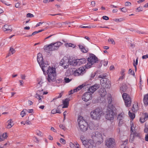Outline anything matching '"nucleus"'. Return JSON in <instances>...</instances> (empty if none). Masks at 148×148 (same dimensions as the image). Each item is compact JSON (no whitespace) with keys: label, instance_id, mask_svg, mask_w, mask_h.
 Here are the masks:
<instances>
[{"label":"nucleus","instance_id":"f257e3e1","mask_svg":"<svg viewBox=\"0 0 148 148\" xmlns=\"http://www.w3.org/2000/svg\"><path fill=\"white\" fill-rule=\"evenodd\" d=\"M37 60L38 62L44 73L45 71L47 70V74H48V81L49 82H50L51 81H54L56 75V68L53 67H50V66L48 67L45 66L42 55L40 53H39L37 54Z\"/></svg>","mask_w":148,"mask_h":148},{"label":"nucleus","instance_id":"f03ea898","mask_svg":"<svg viewBox=\"0 0 148 148\" xmlns=\"http://www.w3.org/2000/svg\"><path fill=\"white\" fill-rule=\"evenodd\" d=\"M92 140L90 139L88 141L83 140L82 138L80 139L83 144L86 148H95L93 145L94 143L97 144H100L103 141V138L102 134L98 132H94L92 133Z\"/></svg>","mask_w":148,"mask_h":148},{"label":"nucleus","instance_id":"7ed1b4c3","mask_svg":"<svg viewBox=\"0 0 148 148\" xmlns=\"http://www.w3.org/2000/svg\"><path fill=\"white\" fill-rule=\"evenodd\" d=\"M77 122L79 127V130L83 132L86 131L88 129V123L82 117H79L77 119Z\"/></svg>","mask_w":148,"mask_h":148},{"label":"nucleus","instance_id":"20e7f679","mask_svg":"<svg viewBox=\"0 0 148 148\" xmlns=\"http://www.w3.org/2000/svg\"><path fill=\"white\" fill-rule=\"evenodd\" d=\"M98 61V58L94 54L90 53L87 58V64L85 66V68L88 69L90 68L94 63H97Z\"/></svg>","mask_w":148,"mask_h":148},{"label":"nucleus","instance_id":"39448f33","mask_svg":"<svg viewBox=\"0 0 148 148\" xmlns=\"http://www.w3.org/2000/svg\"><path fill=\"white\" fill-rule=\"evenodd\" d=\"M103 113L102 111L99 108L95 109L90 113L91 118L93 119L99 120Z\"/></svg>","mask_w":148,"mask_h":148},{"label":"nucleus","instance_id":"423d86ee","mask_svg":"<svg viewBox=\"0 0 148 148\" xmlns=\"http://www.w3.org/2000/svg\"><path fill=\"white\" fill-rule=\"evenodd\" d=\"M61 45L62 43L60 42L52 43L48 45L45 46L44 49L45 51H46L47 50H48L49 51H53L58 49Z\"/></svg>","mask_w":148,"mask_h":148},{"label":"nucleus","instance_id":"0eeeda50","mask_svg":"<svg viewBox=\"0 0 148 148\" xmlns=\"http://www.w3.org/2000/svg\"><path fill=\"white\" fill-rule=\"evenodd\" d=\"M115 108L112 106V107L108 108V109L106 112V114L105 117L107 120H111L114 119V116L115 114L114 111Z\"/></svg>","mask_w":148,"mask_h":148},{"label":"nucleus","instance_id":"6e6552de","mask_svg":"<svg viewBox=\"0 0 148 148\" xmlns=\"http://www.w3.org/2000/svg\"><path fill=\"white\" fill-rule=\"evenodd\" d=\"M105 145L108 148H113L115 145L114 139L112 138L107 139Z\"/></svg>","mask_w":148,"mask_h":148},{"label":"nucleus","instance_id":"1a4fd4ad","mask_svg":"<svg viewBox=\"0 0 148 148\" xmlns=\"http://www.w3.org/2000/svg\"><path fill=\"white\" fill-rule=\"evenodd\" d=\"M122 97L124 101L125 106L126 107H129L131 103V101L130 96L126 93H124L122 95Z\"/></svg>","mask_w":148,"mask_h":148},{"label":"nucleus","instance_id":"9d476101","mask_svg":"<svg viewBox=\"0 0 148 148\" xmlns=\"http://www.w3.org/2000/svg\"><path fill=\"white\" fill-rule=\"evenodd\" d=\"M130 125H131L130 131L132 132V134L130 135V137H131L132 135H133V138L132 140H134V138L136 137H138L139 138H141L140 134V133H137L136 131H135V130H134V131L133 128L134 129L135 128L134 127H133V123L131 122L130 123Z\"/></svg>","mask_w":148,"mask_h":148},{"label":"nucleus","instance_id":"9b49d317","mask_svg":"<svg viewBox=\"0 0 148 148\" xmlns=\"http://www.w3.org/2000/svg\"><path fill=\"white\" fill-rule=\"evenodd\" d=\"M92 94L90 92L88 91L86 92L82 96V99L84 101L87 102L89 100L92 99Z\"/></svg>","mask_w":148,"mask_h":148},{"label":"nucleus","instance_id":"f8f14e48","mask_svg":"<svg viewBox=\"0 0 148 148\" xmlns=\"http://www.w3.org/2000/svg\"><path fill=\"white\" fill-rule=\"evenodd\" d=\"M86 62V60L85 58H82L79 59H77L73 62V65L74 66L80 65L81 64L85 63Z\"/></svg>","mask_w":148,"mask_h":148},{"label":"nucleus","instance_id":"ddd939ff","mask_svg":"<svg viewBox=\"0 0 148 148\" xmlns=\"http://www.w3.org/2000/svg\"><path fill=\"white\" fill-rule=\"evenodd\" d=\"M100 87L99 84H95L94 85L90 87L89 88H88V91L90 92V93L92 94L98 89Z\"/></svg>","mask_w":148,"mask_h":148},{"label":"nucleus","instance_id":"4468645a","mask_svg":"<svg viewBox=\"0 0 148 148\" xmlns=\"http://www.w3.org/2000/svg\"><path fill=\"white\" fill-rule=\"evenodd\" d=\"M85 69L83 67H80L74 71L73 75L75 76H79L84 73Z\"/></svg>","mask_w":148,"mask_h":148},{"label":"nucleus","instance_id":"2eb2a0df","mask_svg":"<svg viewBox=\"0 0 148 148\" xmlns=\"http://www.w3.org/2000/svg\"><path fill=\"white\" fill-rule=\"evenodd\" d=\"M100 82L102 84H105V86L106 88H108L109 87L110 85V82L109 79L107 78H102L100 80Z\"/></svg>","mask_w":148,"mask_h":148},{"label":"nucleus","instance_id":"dca6fc26","mask_svg":"<svg viewBox=\"0 0 148 148\" xmlns=\"http://www.w3.org/2000/svg\"><path fill=\"white\" fill-rule=\"evenodd\" d=\"M78 46L80 51L83 53H86L88 51V49L87 48H86L84 44L82 45L81 44H79L78 45Z\"/></svg>","mask_w":148,"mask_h":148},{"label":"nucleus","instance_id":"f3484780","mask_svg":"<svg viewBox=\"0 0 148 148\" xmlns=\"http://www.w3.org/2000/svg\"><path fill=\"white\" fill-rule=\"evenodd\" d=\"M99 93L101 97H103L106 95L107 93L105 89L102 88L99 89Z\"/></svg>","mask_w":148,"mask_h":148},{"label":"nucleus","instance_id":"a211bd4d","mask_svg":"<svg viewBox=\"0 0 148 148\" xmlns=\"http://www.w3.org/2000/svg\"><path fill=\"white\" fill-rule=\"evenodd\" d=\"M3 30L4 31H7L8 33L11 32L12 31V29L10 26L8 25H5L2 27Z\"/></svg>","mask_w":148,"mask_h":148},{"label":"nucleus","instance_id":"6ab92c4d","mask_svg":"<svg viewBox=\"0 0 148 148\" xmlns=\"http://www.w3.org/2000/svg\"><path fill=\"white\" fill-rule=\"evenodd\" d=\"M69 100L68 99H66L65 100L63 101V106L62 108H66L68 107L69 104Z\"/></svg>","mask_w":148,"mask_h":148},{"label":"nucleus","instance_id":"aec40b11","mask_svg":"<svg viewBox=\"0 0 148 148\" xmlns=\"http://www.w3.org/2000/svg\"><path fill=\"white\" fill-rule=\"evenodd\" d=\"M143 101L145 106L148 105V94L144 95Z\"/></svg>","mask_w":148,"mask_h":148},{"label":"nucleus","instance_id":"412c9836","mask_svg":"<svg viewBox=\"0 0 148 148\" xmlns=\"http://www.w3.org/2000/svg\"><path fill=\"white\" fill-rule=\"evenodd\" d=\"M108 108H109V107H112V106H113V107H114L112 104H111V103L112 102V98L111 97H108Z\"/></svg>","mask_w":148,"mask_h":148},{"label":"nucleus","instance_id":"4be33fe9","mask_svg":"<svg viewBox=\"0 0 148 148\" xmlns=\"http://www.w3.org/2000/svg\"><path fill=\"white\" fill-rule=\"evenodd\" d=\"M127 89V87L125 84L123 85L120 88V90L121 91V93L122 92H125Z\"/></svg>","mask_w":148,"mask_h":148},{"label":"nucleus","instance_id":"5701e85b","mask_svg":"<svg viewBox=\"0 0 148 148\" xmlns=\"http://www.w3.org/2000/svg\"><path fill=\"white\" fill-rule=\"evenodd\" d=\"M40 90H38L36 92V93L35 95V97L38 99H39V102H40V100H41V98L40 97V96L39 95L40 94Z\"/></svg>","mask_w":148,"mask_h":148},{"label":"nucleus","instance_id":"b1692460","mask_svg":"<svg viewBox=\"0 0 148 148\" xmlns=\"http://www.w3.org/2000/svg\"><path fill=\"white\" fill-rule=\"evenodd\" d=\"M124 116V114L123 113H121L119 114L117 116V119L119 120H123Z\"/></svg>","mask_w":148,"mask_h":148},{"label":"nucleus","instance_id":"393cba45","mask_svg":"<svg viewBox=\"0 0 148 148\" xmlns=\"http://www.w3.org/2000/svg\"><path fill=\"white\" fill-rule=\"evenodd\" d=\"M8 124L7 126V128L9 129L11 128L14 125L13 124L12 125V120L10 119L8 121Z\"/></svg>","mask_w":148,"mask_h":148},{"label":"nucleus","instance_id":"a878e982","mask_svg":"<svg viewBox=\"0 0 148 148\" xmlns=\"http://www.w3.org/2000/svg\"><path fill=\"white\" fill-rule=\"evenodd\" d=\"M129 115L130 117L132 119H133L135 117V114L134 113L131 112L130 111L129 112Z\"/></svg>","mask_w":148,"mask_h":148},{"label":"nucleus","instance_id":"bb28decb","mask_svg":"<svg viewBox=\"0 0 148 148\" xmlns=\"http://www.w3.org/2000/svg\"><path fill=\"white\" fill-rule=\"evenodd\" d=\"M26 109H24L21 112V115L22 117H23L26 114V113L25 112V111H26Z\"/></svg>","mask_w":148,"mask_h":148},{"label":"nucleus","instance_id":"cd10ccee","mask_svg":"<svg viewBox=\"0 0 148 148\" xmlns=\"http://www.w3.org/2000/svg\"><path fill=\"white\" fill-rule=\"evenodd\" d=\"M86 86L84 84H82V85H79L78 87L76 88V89L77 90H81L82 88L84 87H86Z\"/></svg>","mask_w":148,"mask_h":148},{"label":"nucleus","instance_id":"c85d7f7f","mask_svg":"<svg viewBox=\"0 0 148 148\" xmlns=\"http://www.w3.org/2000/svg\"><path fill=\"white\" fill-rule=\"evenodd\" d=\"M129 73L130 74L132 75H133L135 77V73L133 70H132L131 69H130L129 70Z\"/></svg>","mask_w":148,"mask_h":148},{"label":"nucleus","instance_id":"c756f323","mask_svg":"<svg viewBox=\"0 0 148 148\" xmlns=\"http://www.w3.org/2000/svg\"><path fill=\"white\" fill-rule=\"evenodd\" d=\"M63 94V92H62L60 93L59 96H58V97H56L55 98H54L53 99V100L56 99H57L58 98H61L62 97Z\"/></svg>","mask_w":148,"mask_h":148},{"label":"nucleus","instance_id":"7c9ffc66","mask_svg":"<svg viewBox=\"0 0 148 148\" xmlns=\"http://www.w3.org/2000/svg\"><path fill=\"white\" fill-rule=\"evenodd\" d=\"M114 21L116 22H121L124 20L123 18H115L114 19Z\"/></svg>","mask_w":148,"mask_h":148},{"label":"nucleus","instance_id":"2f4dec72","mask_svg":"<svg viewBox=\"0 0 148 148\" xmlns=\"http://www.w3.org/2000/svg\"><path fill=\"white\" fill-rule=\"evenodd\" d=\"M64 80L65 83H68L70 82L71 80V79H70L69 78L66 77L64 79Z\"/></svg>","mask_w":148,"mask_h":148},{"label":"nucleus","instance_id":"473e14b6","mask_svg":"<svg viewBox=\"0 0 148 148\" xmlns=\"http://www.w3.org/2000/svg\"><path fill=\"white\" fill-rule=\"evenodd\" d=\"M34 16L32 14L30 13H28L27 14L26 17H27L31 18L34 17Z\"/></svg>","mask_w":148,"mask_h":148},{"label":"nucleus","instance_id":"72a5a7b5","mask_svg":"<svg viewBox=\"0 0 148 148\" xmlns=\"http://www.w3.org/2000/svg\"><path fill=\"white\" fill-rule=\"evenodd\" d=\"M73 44L71 43H66L64 45L66 47H67V45L68 47H72V45H73Z\"/></svg>","mask_w":148,"mask_h":148},{"label":"nucleus","instance_id":"f704fd0d","mask_svg":"<svg viewBox=\"0 0 148 148\" xmlns=\"http://www.w3.org/2000/svg\"><path fill=\"white\" fill-rule=\"evenodd\" d=\"M65 62V61L63 59H62L60 62V64L61 66H62L64 64Z\"/></svg>","mask_w":148,"mask_h":148},{"label":"nucleus","instance_id":"c9c22d12","mask_svg":"<svg viewBox=\"0 0 148 148\" xmlns=\"http://www.w3.org/2000/svg\"><path fill=\"white\" fill-rule=\"evenodd\" d=\"M36 134L37 135L39 136H42V133L39 130H37Z\"/></svg>","mask_w":148,"mask_h":148},{"label":"nucleus","instance_id":"e433bc0d","mask_svg":"<svg viewBox=\"0 0 148 148\" xmlns=\"http://www.w3.org/2000/svg\"><path fill=\"white\" fill-rule=\"evenodd\" d=\"M60 142L63 144H65L66 143V141L63 138H61L60 139Z\"/></svg>","mask_w":148,"mask_h":148},{"label":"nucleus","instance_id":"4c0bfd02","mask_svg":"<svg viewBox=\"0 0 148 148\" xmlns=\"http://www.w3.org/2000/svg\"><path fill=\"white\" fill-rule=\"evenodd\" d=\"M97 73L96 72L94 73H92L91 74V78L90 79L92 80V79H93L95 76V75Z\"/></svg>","mask_w":148,"mask_h":148},{"label":"nucleus","instance_id":"58836bf2","mask_svg":"<svg viewBox=\"0 0 148 148\" xmlns=\"http://www.w3.org/2000/svg\"><path fill=\"white\" fill-rule=\"evenodd\" d=\"M106 77V75H104L102 74L100 75L98 77L99 78H101V79H102V78H105Z\"/></svg>","mask_w":148,"mask_h":148},{"label":"nucleus","instance_id":"ea45409f","mask_svg":"<svg viewBox=\"0 0 148 148\" xmlns=\"http://www.w3.org/2000/svg\"><path fill=\"white\" fill-rule=\"evenodd\" d=\"M108 42H111V43L112 44H115V43L114 41V40L113 39H112L109 38L108 39Z\"/></svg>","mask_w":148,"mask_h":148},{"label":"nucleus","instance_id":"a19ab883","mask_svg":"<svg viewBox=\"0 0 148 148\" xmlns=\"http://www.w3.org/2000/svg\"><path fill=\"white\" fill-rule=\"evenodd\" d=\"M57 110L56 109H53L51 111V113L52 114H55L57 112Z\"/></svg>","mask_w":148,"mask_h":148},{"label":"nucleus","instance_id":"79ce46f5","mask_svg":"<svg viewBox=\"0 0 148 148\" xmlns=\"http://www.w3.org/2000/svg\"><path fill=\"white\" fill-rule=\"evenodd\" d=\"M119 120V126H121L123 123V119L121 120Z\"/></svg>","mask_w":148,"mask_h":148},{"label":"nucleus","instance_id":"37998d69","mask_svg":"<svg viewBox=\"0 0 148 148\" xmlns=\"http://www.w3.org/2000/svg\"><path fill=\"white\" fill-rule=\"evenodd\" d=\"M70 147L71 148H75L76 147L75 145H74L73 143H70Z\"/></svg>","mask_w":148,"mask_h":148},{"label":"nucleus","instance_id":"c03bdc74","mask_svg":"<svg viewBox=\"0 0 148 148\" xmlns=\"http://www.w3.org/2000/svg\"><path fill=\"white\" fill-rule=\"evenodd\" d=\"M54 1V0H44L43 2L45 3H47L48 2H52Z\"/></svg>","mask_w":148,"mask_h":148},{"label":"nucleus","instance_id":"a18cd8bd","mask_svg":"<svg viewBox=\"0 0 148 148\" xmlns=\"http://www.w3.org/2000/svg\"><path fill=\"white\" fill-rule=\"evenodd\" d=\"M10 51H11V52L12 53V54H13V53H14L15 52V50L12 47H10Z\"/></svg>","mask_w":148,"mask_h":148},{"label":"nucleus","instance_id":"49530a36","mask_svg":"<svg viewBox=\"0 0 148 148\" xmlns=\"http://www.w3.org/2000/svg\"><path fill=\"white\" fill-rule=\"evenodd\" d=\"M134 63H133V66L134 65H135L136 66L138 64V58H137V59L136 60V62L135 63V60H134Z\"/></svg>","mask_w":148,"mask_h":148},{"label":"nucleus","instance_id":"de8ad7c7","mask_svg":"<svg viewBox=\"0 0 148 148\" xmlns=\"http://www.w3.org/2000/svg\"><path fill=\"white\" fill-rule=\"evenodd\" d=\"M143 8L142 7H138V8H137L136 9L138 11V12H139L140 11H143Z\"/></svg>","mask_w":148,"mask_h":148},{"label":"nucleus","instance_id":"09e8293b","mask_svg":"<svg viewBox=\"0 0 148 148\" xmlns=\"http://www.w3.org/2000/svg\"><path fill=\"white\" fill-rule=\"evenodd\" d=\"M131 5V3L128 1L126 2L125 3V5L126 6H130Z\"/></svg>","mask_w":148,"mask_h":148},{"label":"nucleus","instance_id":"8fccbe9b","mask_svg":"<svg viewBox=\"0 0 148 148\" xmlns=\"http://www.w3.org/2000/svg\"><path fill=\"white\" fill-rule=\"evenodd\" d=\"M121 11L124 12H125L127 11V10L125 8H123L121 9Z\"/></svg>","mask_w":148,"mask_h":148},{"label":"nucleus","instance_id":"3c124183","mask_svg":"<svg viewBox=\"0 0 148 148\" xmlns=\"http://www.w3.org/2000/svg\"><path fill=\"white\" fill-rule=\"evenodd\" d=\"M146 120L143 118H140V121L141 123H143Z\"/></svg>","mask_w":148,"mask_h":148},{"label":"nucleus","instance_id":"603ef678","mask_svg":"<svg viewBox=\"0 0 148 148\" xmlns=\"http://www.w3.org/2000/svg\"><path fill=\"white\" fill-rule=\"evenodd\" d=\"M145 116L144 118L146 120H147L148 118V114L147 113H145Z\"/></svg>","mask_w":148,"mask_h":148},{"label":"nucleus","instance_id":"864d4df0","mask_svg":"<svg viewBox=\"0 0 148 148\" xmlns=\"http://www.w3.org/2000/svg\"><path fill=\"white\" fill-rule=\"evenodd\" d=\"M80 27L82 28H90L91 27L90 26H84L81 25L80 26Z\"/></svg>","mask_w":148,"mask_h":148},{"label":"nucleus","instance_id":"5fc2aeb1","mask_svg":"<svg viewBox=\"0 0 148 148\" xmlns=\"http://www.w3.org/2000/svg\"><path fill=\"white\" fill-rule=\"evenodd\" d=\"M102 18L103 19L106 20H108L109 19L108 17L107 16H103Z\"/></svg>","mask_w":148,"mask_h":148},{"label":"nucleus","instance_id":"6e6d98bb","mask_svg":"<svg viewBox=\"0 0 148 148\" xmlns=\"http://www.w3.org/2000/svg\"><path fill=\"white\" fill-rule=\"evenodd\" d=\"M59 127L63 130H65V126L63 125L62 124H60L59 125Z\"/></svg>","mask_w":148,"mask_h":148},{"label":"nucleus","instance_id":"4d7b16f0","mask_svg":"<svg viewBox=\"0 0 148 148\" xmlns=\"http://www.w3.org/2000/svg\"><path fill=\"white\" fill-rule=\"evenodd\" d=\"M62 80L61 79H59L56 80V82L58 83H60L62 82Z\"/></svg>","mask_w":148,"mask_h":148},{"label":"nucleus","instance_id":"13d9d810","mask_svg":"<svg viewBox=\"0 0 148 148\" xmlns=\"http://www.w3.org/2000/svg\"><path fill=\"white\" fill-rule=\"evenodd\" d=\"M132 110L133 112H135L138 110V108L137 109H135L134 107V105L132 108Z\"/></svg>","mask_w":148,"mask_h":148},{"label":"nucleus","instance_id":"bf43d9fd","mask_svg":"<svg viewBox=\"0 0 148 148\" xmlns=\"http://www.w3.org/2000/svg\"><path fill=\"white\" fill-rule=\"evenodd\" d=\"M145 141L148 142V133L145 135Z\"/></svg>","mask_w":148,"mask_h":148},{"label":"nucleus","instance_id":"052dcab7","mask_svg":"<svg viewBox=\"0 0 148 148\" xmlns=\"http://www.w3.org/2000/svg\"><path fill=\"white\" fill-rule=\"evenodd\" d=\"M144 132L145 133H147L148 132V125L147 126V127L144 129Z\"/></svg>","mask_w":148,"mask_h":148},{"label":"nucleus","instance_id":"680f3d73","mask_svg":"<svg viewBox=\"0 0 148 148\" xmlns=\"http://www.w3.org/2000/svg\"><path fill=\"white\" fill-rule=\"evenodd\" d=\"M142 58L143 59H146L147 58H148V55L147 54L145 55H144L142 56Z\"/></svg>","mask_w":148,"mask_h":148},{"label":"nucleus","instance_id":"e2e57ef3","mask_svg":"<svg viewBox=\"0 0 148 148\" xmlns=\"http://www.w3.org/2000/svg\"><path fill=\"white\" fill-rule=\"evenodd\" d=\"M4 139L6 138H7V134L6 133H5L3 134L2 136Z\"/></svg>","mask_w":148,"mask_h":148},{"label":"nucleus","instance_id":"0e129e2a","mask_svg":"<svg viewBox=\"0 0 148 148\" xmlns=\"http://www.w3.org/2000/svg\"><path fill=\"white\" fill-rule=\"evenodd\" d=\"M20 5V4L19 3H16L15 5V7L16 8H18L19 7Z\"/></svg>","mask_w":148,"mask_h":148},{"label":"nucleus","instance_id":"69168bd1","mask_svg":"<svg viewBox=\"0 0 148 148\" xmlns=\"http://www.w3.org/2000/svg\"><path fill=\"white\" fill-rule=\"evenodd\" d=\"M125 70L124 69H122L121 71V74L122 75H124V73L125 72Z\"/></svg>","mask_w":148,"mask_h":148},{"label":"nucleus","instance_id":"338daca9","mask_svg":"<svg viewBox=\"0 0 148 148\" xmlns=\"http://www.w3.org/2000/svg\"><path fill=\"white\" fill-rule=\"evenodd\" d=\"M50 23L53 25H56V22L55 21H52L51 22H50Z\"/></svg>","mask_w":148,"mask_h":148},{"label":"nucleus","instance_id":"774afa93","mask_svg":"<svg viewBox=\"0 0 148 148\" xmlns=\"http://www.w3.org/2000/svg\"><path fill=\"white\" fill-rule=\"evenodd\" d=\"M33 109H28L27 111L29 113H32L33 112Z\"/></svg>","mask_w":148,"mask_h":148}]
</instances>
